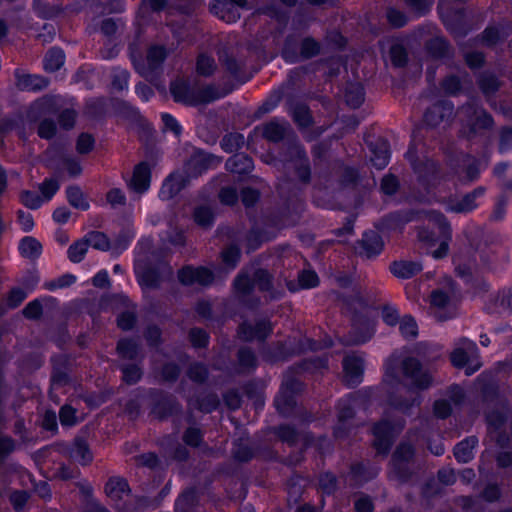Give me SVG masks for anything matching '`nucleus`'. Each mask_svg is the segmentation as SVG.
Listing matches in <instances>:
<instances>
[{
	"label": "nucleus",
	"instance_id": "obj_1",
	"mask_svg": "<svg viewBox=\"0 0 512 512\" xmlns=\"http://www.w3.org/2000/svg\"><path fill=\"white\" fill-rule=\"evenodd\" d=\"M403 377L409 382L410 388L399 382L395 368L391 362L386 363L384 383L391 388L396 386V394H391L388 398V408L385 409L382 420L373 428L374 447L379 454L386 455L392 445L394 437L401 432L404 427L403 419L391 420L390 411L397 410L407 413L412 407L419 406L421 397L419 390L430 387L432 383L431 375L424 370L421 363L413 357L404 359L401 363Z\"/></svg>",
	"mask_w": 512,
	"mask_h": 512
},
{
	"label": "nucleus",
	"instance_id": "obj_2",
	"mask_svg": "<svg viewBox=\"0 0 512 512\" xmlns=\"http://www.w3.org/2000/svg\"><path fill=\"white\" fill-rule=\"evenodd\" d=\"M426 217L431 224L438 228L439 238H436L433 232L420 228L417 233L418 240L429 247L439 243L438 248L431 251V255L435 259H441L447 255L449 250V242L452 238L450 224L440 212L430 211L426 214Z\"/></svg>",
	"mask_w": 512,
	"mask_h": 512
},
{
	"label": "nucleus",
	"instance_id": "obj_3",
	"mask_svg": "<svg viewBox=\"0 0 512 512\" xmlns=\"http://www.w3.org/2000/svg\"><path fill=\"white\" fill-rule=\"evenodd\" d=\"M171 94L175 101L187 105H198L200 103H208L224 96L213 87H205L199 89L192 87L185 80H175L170 86Z\"/></svg>",
	"mask_w": 512,
	"mask_h": 512
},
{
	"label": "nucleus",
	"instance_id": "obj_4",
	"mask_svg": "<svg viewBox=\"0 0 512 512\" xmlns=\"http://www.w3.org/2000/svg\"><path fill=\"white\" fill-rule=\"evenodd\" d=\"M446 282L444 288L435 289L430 295L429 313L439 321L451 319L456 315L453 282L450 278H446Z\"/></svg>",
	"mask_w": 512,
	"mask_h": 512
},
{
	"label": "nucleus",
	"instance_id": "obj_5",
	"mask_svg": "<svg viewBox=\"0 0 512 512\" xmlns=\"http://www.w3.org/2000/svg\"><path fill=\"white\" fill-rule=\"evenodd\" d=\"M458 115L468 127L467 136L469 138L484 134L486 131L491 130L494 125L491 115L475 103H468L462 106L458 111Z\"/></svg>",
	"mask_w": 512,
	"mask_h": 512
},
{
	"label": "nucleus",
	"instance_id": "obj_6",
	"mask_svg": "<svg viewBox=\"0 0 512 512\" xmlns=\"http://www.w3.org/2000/svg\"><path fill=\"white\" fill-rule=\"evenodd\" d=\"M451 362L458 368H465V373L471 375L481 367L478 359V348L475 342L462 339L451 353Z\"/></svg>",
	"mask_w": 512,
	"mask_h": 512
},
{
	"label": "nucleus",
	"instance_id": "obj_7",
	"mask_svg": "<svg viewBox=\"0 0 512 512\" xmlns=\"http://www.w3.org/2000/svg\"><path fill=\"white\" fill-rule=\"evenodd\" d=\"M220 162L221 159L212 154L197 151L187 161L184 173L189 179L190 177H197L208 169L215 168Z\"/></svg>",
	"mask_w": 512,
	"mask_h": 512
},
{
	"label": "nucleus",
	"instance_id": "obj_8",
	"mask_svg": "<svg viewBox=\"0 0 512 512\" xmlns=\"http://www.w3.org/2000/svg\"><path fill=\"white\" fill-rule=\"evenodd\" d=\"M166 58V50L162 46H152L147 53L145 62L135 64L138 73L149 81H153L157 70Z\"/></svg>",
	"mask_w": 512,
	"mask_h": 512
},
{
	"label": "nucleus",
	"instance_id": "obj_9",
	"mask_svg": "<svg viewBox=\"0 0 512 512\" xmlns=\"http://www.w3.org/2000/svg\"><path fill=\"white\" fill-rule=\"evenodd\" d=\"M375 333V324L368 318L357 317L353 320L352 328L345 339L347 345H360L369 341Z\"/></svg>",
	"mask_w": 512,
	"mask_h": 512
},
{
	"label": "nucleus",
	"instance_id": "obj_10",
	"mask_svg": "<svg viewBox=\"0 0 512 512\" xmlns=\"http://www.w3.org/2000/svg\"><path fill=\"white\" fill-rule=\"evenodd\" d=\"M178 279L183 285H201L207 286L213 282V273L205 267L186 266L179 270Z\"/></svg>",
	"mask_w": 512,
	"mask_h": 512
},
{
	"label": "nucleus",
	"instance_id": "obj_11",
	"mask_svg": "<svg viewBox=\"0 0 512 512\" xmlns=\"http://www.w3.org/2000/svg\"><path fill=\"white\" fill-rule=\"evenodd\" d=\"M414 455L413 447L407 443H401L392 457V474L401 481L408 478L405 464L409 463Z\"/></svg>",
	"mask_w": 512,
	"mask_h": 512
},
{
	"label": "nucleus",
	"instance_id": "obj_12",
	"mask_svg": "<svg viewBox=\"0 0 512 512\" xmlns=\"http://www.w3.org/2000/svg\"><path fill=\"white\" fill-rule=\"evenodd\" d=\"M300 383L292 380L289 376L285 377L279 394L275 398V406L281 414H287L294 405L292 393L297 392Z\"/></svg>",
	"mask_w": 512,
	"mask_h": 512
},
{
	"label": "nucleus",
	"instance_id": "obj_13",
	"mask_svg": "<svg viewBox=\"0 0 512 512\" xmlns=\"http://www.w3.org/2000/svg\"><path fill=\"white\" fill-rule=\"evenodd\" d=\"M407 158L412 163L414 170L419 174L420 181L427 186H434L438 183V166L432 160H427L424 164L418 166L414 163L415 153L412 148L407 152Z\"/></svg>",
	"mask_w": 512,
	"mask_h": 512
},
{
	"label": "nucleus",
	"instance_id": "obj_14",
	"mask_svg": "<svg viewBox=\"0 0 512 512\" xmlns=\"http://www.w3.org/2000/svg\"><path fill=\"white\" fill-rule=\"evenodd\" d=\"M344 381L348 386L358 385L362 381L364 363L356 355L346 356L343 360Z\"/></svg>",
	"mask_w": 512,
	"mask_h": 512
},
{
	"label": "nucleus",
	"instance_id": "obj_15",
	"mask_svg": "<svg viewBox=\"0 0 512 512\" xmlns=\"http://www.w3.org/2000/svg\"><path fill=\"white\" fill-rule=\"evenodd\" d=\"M189 178L183 172L172 173L163 183L159 196L162 200L175 197L188 184Z\"/></svg>",
	"mask_w": 512,
	"mask_h": 512
},
{
	"label": "nucleus",
	"instance_id": "obj_16",
	"mask_svg": "<svg viewBox=\"0 0 512 512\" xmlns=\"http://www.w3.org/2000/svg\"><path fill=\"white\" fill-rule=\"evenodd\" d=\"M454 107L449 101H441L433 105L424 115L425 123L436 127L443 121L449 120L453 115Z\"/></svg>",
	"mask_w": 512,
	"mask_h": 512
},
{
	"label": "nucleus",
	"instance_id": "obj_17",
	"mask_svg": "<svg viewBox=\"0 0 512 512\" xmlns=\"http://www.w3.org/2000/svg\"><path fill=\"white\" fill-rule=\"evenodd\" d=\"M356 402V398L352 395H349L348 397L343 398L338 402L337 410L339 424L334 430V435L336 438H341L345 435L343 426L347 420L353 417Z\"/></svg>",
	"mask_w": 512,
	"mask_h": 512
},
{
	"label": "nucleus",
	"instance_id": "obj_18",
	"mask_svg": "<svg viewBox=\"0 0 512 512\" xmlns=\"http://www.w3.org/2000/svg\"><path fill=\"white\" fill-rule=\"evenodd\" d=\"M290 154L293 156L290 165L295 169L298 178L307 183L310 179V167L305 151L301 146L293 145L290 147Z\"/></svg>",
	"mask_w": 512,
	"mask_h": 512
},
{
	"label": "nucleus",
	"instance_id": "obj_19",
	"mask_svg": "<svg viewBox=\"0 0 512 512\" xmlns=\"http://www.w3.org/2000/svg\"><path fill=\"white\" fill-rule=\"evenodd\" d=\"M484 191L485 190L483 187H478V188L474 189L472 192L463 196L462 199L457 200V201H454V200L450 201L447 205V210H449L451 212H456V213L471 212L478 206L476 200L479 197L483 196Z\"/></svg>",
	"mask_w": 512,
	"mask_h": 512
},
{
	"label": "nucleus",
	"instance_id": "obj_20",
	"mask_svg": "<svg viewBox=\"0 0 512 512\" xmlns=\"http://www.w3.org/2000/svg\"><path fill=\"white\" fill-rule=\"evenodd\" d=\"M272 331L271 324L262 320L252 326L247 323H243L239 328V335L245 341H252L254 339L264 340Z\"/></svg>",
	"mask_w": 512,
	"mask_h": 512
},
{
	"label": "nucleus",
	"instance_id": "obj_21",
	"mask_svg": "<svg viewBox=\"0 0 512 512\" xmlns=\"http://www.w3.org/2000/svg\"><path fill=\"white\" fill-rule=\"evenodd\" d=\"M150 180V167L147 163L142 162L135 167L129 186L133 191L143 193L149 189Z\"/></svg>",
	"mask_w": 512,
	"mask_h": 512
},
{
	"label": "nucleus",
	"instance_id": "obj_22",
	"mask_svg": "<svg viewBox=\"0 0 512 512\" xmlns=\"http://www.w3.org/2000/svg\"><path fill=\"white\" fill-rule=\"evenodd\" d=\"M370 150L372 153L371 162L377 169L385 168L390 159L389 144L382 138L376 139L370 143Z\"/></svg>",
	"mask_w": 512,
	"mask_h": 512
},
{
	"label": "nucleus",
	"instance_id": "obj_23",
	"mask_svg": "<svg viewBox=\"0 0 512 512\" xmlns=\"http://www.w3.org/2000/svg\"><path fill=\"white\" fill-rule=\"evenodd\" d=\"M210 9L213 14L227 23H234L240 18L239 8L227 0H214Z\"/></svg>",
	"mask_w": 512,
	"mask_h": 512
},
{
	"label": "nucleus",
	"instance_id": "obj_24",
	"mask_svg": "<svg viewBox=\"0 0 512 512\" xmlns=\"http://www.w3.org/2000/svg\"><path fill=\"white\" fill-rule=\"evenodd\" d=\"M490 313L511 314L512 313V289L499 291L487 306Z\"/></svg>",
	"mask_w": 512,
	"mask_h": 512
},
{
	"label": "nucleus",
	"instance_id": "obj_25",
	"mask_svg": "<svg viewBox=\"0 0 512 512\" xmlns=\"http://www.w3.org/2000/svg\"><path fill=\"white\" fill-rule=\"evenodd\" d=\"M135 273L138 282L146 288L156 287L159 283V275L156 271L147 268L145 260L139 257L135 262Z\"/></svg>",
	"mask_w": 512,
	"mask_h": 512
},
{
	"label": "nucleus",
	"instance_id": "obj_26",
	"mask_svg": "<svg viewBox=\"0 0 512 512\" xmlns=\"http://www.w3.org/2000/svg\"><path fill=\"white\" fill-rule=\"evenodd\" d=\"M361 248L368 258L378 255L383 249L381 236L375 231L365 232L361 240Z\"/></svg>",
	"mask_w": 512,
	"mask_h": 512
},
{
	"label": "nucleus",
	"instance_id": "obj_27",
	"mask_svg": "<svg viewBox=\"0 0 512 512\" xmlns=\"http://www.w3.org/2000/svg\"><path fill=\"white\" fill-rule=\"evenodd\" d=\"M390 270L397 278L408 279L419 273L422 265L414 261H395L391 264Z\"/></svg>",
	"mask_w": 512,
	"mask_h": 512
},
{
	"label": "nucleus",
	"instance_id": "obj_28",
	"mask_svg": "<svg viewBox=\"0 0 512 512\" xmlns=\"http://www.w3.org/2000/svg\"><path fill=\"white\" fill-rule=\"evenodd\" d=\"M478 444V439L474 436H470L454 448V456L460 463H467L474 457V449Z\"/></svg>",
	"mask_w": 512,
	"mask_h": 512
},
{
	"label": "nucleus",
	"instance_id": "obj_29",
	"mask_svg": "<svg viewBox=\"0 0 512 512\" xmlns=\"http://www.w3.org/2000/svg\"><path fill=\"white\" fill-rule=\"evenodd\" d=\"M16 85L24 91H40L48 86V81L40 75L22 74L17 76Z\"/></svg>",
	"mask_w": 512,
	"mask_h": 512
},
{
	"label": "nucleus",
	"instance_id": "obj_30",
	"mask_svg": "<svg viewBox=\"0 0 512 512\" xmlns=\"http://www.w3.org/2000/svg\"><path fill=\"white\" fill-rule=\"evenodd\" d=\"M105 492L111 500L119 501L129 493V486L125 479L112 477L106 483Z\"/></svg>",
	"mask_w": 512,
	"mask_h": 512
},
{
	"label": "nucleus",
	"instance_id": "obj_31",
	"mask_svg": "<svg viewBox=\"0 0 512 512\" xmlns=\"http://www.w3.org/2000/svg\"><path fill=\"white\" fill-rule=\"evenodd\" d=\"M225 166L232 173L244 174L252 170L253 161L245 154H235L226 161Z\"/></svg>",
	"mask_w": 512,
	"mask_h": 512
},
{
	"label": "nucleus",
	"instance_id": "obj_32",
	"mask_svg": "<svg viewBox=\"0 0 512 512\" xmlns=\"http://www.w3.org/2000/svg\"><path fill=\"white\" fill-rule=\"evenodd\" d=\"M288 127L289 124L286 121L275 119L264 125L263 135L269 141L278 142L284 138Z\"/></svg>",
	"mask_w": 512,
	"mask_h": 512
},
{
	"label": "nucleus",
	"instance_id": "obj_33",
	"mask_svg": "<svg viewBox=\"0 0 512 512\" xmlns=\"http://www.w3.org/2000/svg\"><path fill=\"white\" fill-rule=\"evenodd\" d=\"M70 457L86 465L92 461V453L83 439H76L70 449Z\"/></svg>",
	"mask_w": 512,
	"mask_h": 512
},
{
	"label": "nucleus",
	"instance_id": "obj_34",
	"mask_svg": "<svg viewBox=\"0 0 512 512\" xmlns=\"http://www.w3.org/2000/svg\"><path fill=\"white\" fill-rule=\"evenodd\" d=\"M19 250L23 257L36 259L42 253V245L37 239L27 236L21 240Z\"/></svg>",
	"mask_w": 512,
	"mask_h": 512
},
{
	"label": "nucleus",
	"instance_id": "obj_35",
	"mask_svg": "<svg viewBox=\"0 0 512 512\" xmlns=\"http://www.w3.org/2000/svg\"><path fill=\"white\" fill-rule=\"evenodd\" d=\"M479 86L491 107L496 109L495 103L491 100V96L499 89L498 80L493 75L485 73L479 78Z\"/></svg>",
	"mask_w": 512,
	"mask_h": 512
},
{
	"label": "nucleus",
	"instance_id": "obj_36",
	"mask_svg": "<svg viewBox=\"0 0 512 512\" xmlns=\"http://www.w3.org/2000/svg\"><path fill=\"white\" fill-rule=\"evenodd\" d=\"M346 103L352 108H358L364 101V89L360 83H350L345 89Z\"/></svg>",
	"mask_w": 512,
	"mask_h": 512
},
{
	"label": "nucleus",
	"instance_id": "obj_37",
	"mask_svg": "<svg viewBox=\"0 0 512 512\" xmlns=\"http://www.w3.org/2000/svg\"><path fill=\"white\" fill-rule=\"evenodd\" d=\"M64 60L65 56L63 51L59 48H52L47 52L44 58V69L48 72H54L64 64Z\"/></svg>",
	"mask_w": 512,
	"mask_h": 512
},
{
	"label": "nucleus",
	"instance_id": "obj_38",
	"mask_svg": "<svg viewBox=\"0 0 512 512\" xmlns=\"http://www.w3.org/2000/svg\"><path fill=\"white\" fill-rule=\"evenodd\" d=\"M505 418L501 413L493 412L487 415V423L489 426V433L492 438H495L497 443L503 447L504 438L498 433V430L504 424Z\"/></svg>",
	"mask_w": 512,
	"mask_h": 512
},
{
	"label": "nucleus",
	"instance_id": "obj_39",
	"mask_svg": "<svg viewBox=\"0 0 512 512\" xmlns=\"http://www.w3.org/2000/svg\"><path fill=\"white\" fill-rule=\"evenodd\" d=\"M89 248V243H87L85 237L74 242L68 248L67 254L68 258L73 263H79L85 257Z\"/></svg>",
	"mask_w": 512,
	"mask_h": 512
},
{
	"label": "nucleus",
	"instance_id": "obj_40",
	"mask_svg": "<svg viewBox=\"0 0 512 512\" xmlns=\"http://www.w3.org/2000/svg\"><path fill=\"white\" fill-rule=\"evenodd\" d=\"M66 193L67 199L73 207L81 210H87L89 208V203L79 187L70 186L67 188Z\"/></svg>",
	"mask_w": 512,
	"mask_h": 512
},
{
	"label": "nucleus",
	"instance_id": "obj_41",
	"mask_svg": "<svg viewBox=\"0 0 512 512\" xmlns=\"http://www.w3.org/2000/svg\"><path fill=\"white\" fill-rule=\"evenodd\" d=\"M508 31L503 26H490L487 27L482 35V41L486 45H494L500 39L508 36Z\"/></svg>",
	"mask_w": 512,
	"mask_h": 512
},
{
	"label": "nucleus",
	"instance_id": "obj_42",
	"mask_svg": "<svg viewBox=\"0 0 512 512\" xmlns=\"http://www.w3.org/2000/svg\"><path fill=\"white\" fill-rule=\"evenodd\" d=\"M117 351L122 358L132 360L139 353V345L133 340L122 339L118 342Z\"/></svg>",
	"mask_w": 512,
	"mask_h": 512
},
{
	"label": "nucleus",
	"instance_id": "obj_43",
	"mask_svg": "<svg viewBox=\"0 0 512 512\" xmlns=\"http://www.w3.org/2000/svg\"><path fill=\"white\" fill-rule=\"evenodd\" d=\"M253 288V280L247 270L241 271L234 280V289L238 294L247 295Z\"/></svg>",
	"mask_w": 512,
	"mask_h": 512
},
{
	"label": "nucleus",
	"instance_id": "obj_44",
	"mask_svg": "<svg viewBox=\"0 0 512 512\" xmlns=\"http://www.w3.org/2000/svg\"><path fill=\"white\" fill-rule=\"evenodd\" d=\"M429 53L435 58H442L448 54V44L442 37H434L427 43Z\"/></svg>",
	"mask_w": 512,
	"mask_h": 512
},
{
	"label": "nucleus",
	"instance_id": "obj_45",
	"mask_svg": "<svg viewBox=\"0 0 512 512\" xmlns=\"http://www.w3.org/2000/svg\"><path fill=\"white\" fill-rule=\"evenodd\" d=\"M196 70L199 75L205 77L212 75L216 70L215 60L206 54H200L197 59Z\"/></svg>",
	"mask_w": 512,
	"mask_h": 512
},
{
	"label": "nucleus",
	"instance_id": "obj_46",
	"mask_svg": "<svg viewBox=\"0 0 512 512\" xmlns=\"http://www.w3.org/2000/svg\"><path fill=\"white\" fill-rule=\"evenodd\" d=\"M85 239L89 243V247L97 250L106 251L110 247L108 238L102 232H90L85 236Z\"/></svg>",
	"mask_w": 512,
	"mask_h": 512
},
{
	"label": "nucleus",
	"instance_id": "obj_47",
	"mask_svg": "<svg viewBox=\"0 0 512 512\" xmlns=\"http://www.w3.org/2000/svg\"><path fill=\"white\" fill-rule=\"evenodd\" d=\"M197 496L193 489L182 493L175 503L176 512H187L196 502Z\"/></svg>",
	"mask_w": 512,
	"mask_h": 512
},
{
	"label": "nucleus",
	"instance_id": "obj_48",
	"mask_svg": "<svg viewBox=\"0 0 512 512\" xmlns=\"http://www.w3.org/2000/svg\"><path fill=\"white\" fill-rule=\"evenodd\" d=\"M290 114L299 126L306 127L310 124L311 116L307 106L297 104L291 108Z\"/></svg>",
	"mask_w": 512,
	"mask_h": 512
},
{
	"label": "nucleus",
	"instance_id": "obj_49",
	"mask_svg": "<svg viewBox=\"0 0 512 512\" xmlns=\"http://www.w3.org/2000/svg\"><path fill=\"white\" fill-rule=\"evenodd\" d=\"M399 330L403 337L414 338L418 334V326L411 316H404L399 322Z\"/></svg>",
	"mask_w": 512,
	"mask_h": 512
},
{
	"label": "nucleus",
	"instance_id": "obj_50",
	"mask_svg": "<svg viewBox=\"0 0 512 512\" xmlns=\"http://www.w3.org/2000/svg\"><path fill=\"white\" fill-rule=\"evenodd\" d=\"M222 261L228 270L236 267L240 259V249L234 245L227 247L221 254Z\"/></svg>",
	"mask_w": 512,
	"mask_h": 512
},
{
	"label": "nucleus",
	"instance_id": "obj_51",
	"mask_svg": "<svg viewBox=\"0 0 512 512\" xmlns=\"http://www.w3.org/2000/svg\"><path fill=\"white\" fill-rule=\"evenodd\" d=\"M194 219L198 225H200L204 228H207V227L211 226L213 223V219H214L213 212L211 211V209L209 207H206V206L198 207L194 212Z\"/></svg>",
	"mask_w": 512,
	"mask_h": 512
},
{
	"label": "nucleus",
	"instance_id": "obj_52",
	"mask_svg": "<svg viewBox=\"0 0 512 512\" xmlns=\"http://www.w3.org/2000/svg\"><path fill=\"white\" fill-rule=\"evenodd\" d=\"M129 73L120 68L113 70L112 87L117 91H123L128 87Z\"/></svg>",
	"mask_w": 512,
	"mask_h": 512
},
{
	"label": "nucleus",
	"instance_id": "obj_53",
	"mask_svg": "<svg viewBox=\"0 0 512 512\" xmlns=\"http://www.w3.org/2000/svg\"><path fill=\"white\" fill-rule=\"evenodd\" d=\"M320 52V44L313 38L307 37L301 43V56L308 59Z\"/></svg>",
	"mask_w": 512,
	"mask_h": 512
},
{
	"label": "nucleus",
	"instance_id": "obj_54",
	"mask_svg": "<svg viewBox=\"0 0 512 512\" xmlns=\"http://www.w3.org/2000/svg\"><path fill=\"white\" fill-rule=\"evenodd\" d=\"M244 143V137L241 134L226 135L222 141L221 146L227 152H233L239 149Z\"/></svg>",
	"mask_w": 512,
	"mask_h": 512
},
{
	"label": "nucleus",
	"instance_id": "obj_55",
	"mask_svg": "<svg viewBox=\"0 0 512 512\" xmlns=\"http://www.w3.org/2000/svg\"><path fill=\"white\" fill-rule=\"evenodd\" d=\"M253 286L257 284L263 291L269 290L271 287L270 275L267 271L258 269L252 274Z\"/></svg>",
	"mask_w": 512,
	"mask_h": 512
},
{
	"label": "nucleus",
	"instance_id": "obj_56",
	"mask_svg": "<svg viewBox=\"0 0 512 512\" xmlns=\"http://www.w3.org/2000/svg\"><path fill=\"white\" fill-rule=\"evenodd\" d=\"M106 200L113 208L124 206L126 203V196L119 188H112L106 194Z\"/></svg>",
	"mask_w": 512,
	"mask_h": 512
},
{
	"label": "nucleus",
	"instance_id": "obj_57",
	"mask_svg": "<svg viewBox=\"0 0 512 512\" xmlns=\"http://www.w3.org/2000/svg\"><path fill=\"white\" fill-rule=\"evenodd\" d=\"M238 359L239 364L243 369H252L256 366V357L250 349H240L238 352Z\"/></svg>",
	"mask_w": 512,
	"mask_h": 512
},
{
	"label": "nucleus",
	"instance_id": "obj_58",
	"mask_svg": "<svg viewBox=\"0 0 512 512\" xmlns=\"http://www.w3.org/2000/svg\"><path fill=\"white\" fill-rule=\"evenodd\" d=\"M298 280L299 285L305 289L313 288L318 285V276L311 270L302 271L298 276Z\"/></svg>",
	"mask_w": 512,
	"mask_h": 512
},
{
	"label": "nucleus",
	"instance_id": "obj_59",
	"mask_svg": "<svg viewBox=\"0 0 512 512\" xmlns=\"http://www.w3.org/2000/svg\"><path fill=\"white\" fill-rule=\"evenodd\" d=\"M95 144V140L92 137V135L88 133H82L76 143V149L80 154H86L89 153Z\"/></svg>",
	"mask_w": 512,
	"mask_h": 512
},
{
	"label": "nucleus",
	"instance_id": "obj_60",
	"mask_svg": "<svg viewBox=\"0 0 512 512\" xmlns=\"http://www.w3.org/2000/svg\"><path fill=\"white\" fill-rule=\"evenodd\" d=\"M59 183L55 179H46L39 187L41 194L46 200H50L59 190Z\"/></svg>",
	"mask_w": 512,
	"mask_h": 512
},
{
	"label": "nucleus",
	"instance_id": "obj_61",
	"mask_svg": "<svg viewBox=\"0 0 512 512\" xmlns=\"http://www.w3.org/2000/svg\"><path fill=\"white\" fill-rule=\"evenodd\" d=\"M21 200L22 203L30 208V209H37L42 205V198L35 192L31 191H24L21 194Z\"/></svg>",
	"mask_w": 512,
	"mask_h": 512
},
{
	"label": "nucleus",
	"instance_id": "obj_62",
	"mask_svg": "<svg viewBox=\"0 0 512 512\" xmlns=\"http://www.w3.org/2000/svg\"><path fill=\"white\" fill-rule=\"evenodd\" d=\"M219 199L222 204L233 205L238 200V193L236 188L232 186L223 187L219 193Z\"/></svg>",
	"mask_w": 512,
	"mask_h": 512
},
{
	"label": "nucleus",
	"instance_id": "obj_63",
	"mask_svg": "<svg viewBox=\"0 0 512 512\" xmlns=\"http://www.w3.org/2000/svg\"><path fill=\"white\" fill-rule=\"evenodd\" d=\"M161 118L163 121L165 131H171L174 133L175 136H179L181 134V125L172 115L164 113L161 115Z\"/></svg>",
	"mask_w": 512,
	"mask_h": 512
},
{
	"label": "nucleus",
	"instance_id": "obj_64",
	"mask_svg": "<svg viewBox=\"0 0 512 512\" xmlns=\"http://www.w3.org/2000/svg\"><path fill=\"white\" fill-rule=\"evenodd\" d=\"M390 56L395 66L401 67L406 63V51L401 45H393L390 49Z\"/></svg>",
	"mask_w": 512,
	"mask_h": 512
}]
</instances>
